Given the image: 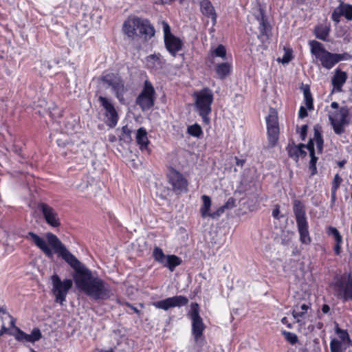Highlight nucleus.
Listing matches in <instances>:
<instances>
[{"mask_svg":"<svg viewBox=\"0 0 352 352\" xmlns=\"http://www.w3.org/2000/svg\"><path fill=\"white\" fill-rule=\"evenodd\" d=\"M231 69L232 65L229 63H221L216 65L215 72L219 78L223 79L230 74Z\"/></svg>","mask_w":352,"mask_h":352,"instance_id":"cd10ccee","label":"nucleus"},{"mask_svg":"<svg viewBox=\"0 0 352 352\" xmlns=\"http://www.w3.org/2000/svg\"><path fill=\"white\" fill-rule=\"evenodd\" d=\"M336 191L337 190H331V202L332 204H333L336 201Z\"/></svg>","mask_w":352,"mask_h":352,"instance_id":"4d7b16f0","label":"nucleus"},{"mask_svg":"<svg viewBox=\"0 0 352 352\" xmlns=\"http://www.w3.org/2000/svg\"><path fill=\"white\" fill-rule=\"evenodd\" d=\"M282 334L284 336L285 340L291 344H295L298 342V337L294 333L283 331Z\"/></svg>","mask_w":352,"mask_h":352,"instance_id":"79ce46f5","label":"nucleus"},{"mask_svg":"<svg viewBox=\"0 0 352 352\" xmlns=\"http://www.w3.org/2000/svg\"><path fill=\"white\" fill-rule=\"evenodd\" d=\"M322 308L326 309V308H329V307L327 305L324 304L322 305Z\"/></svg>","mask_w":352,"mask_h":352,"instance_id":"69168bd1","label":"nucleus"},{"mask_svg":"<svg viewBox=\"0 0 352 352\" xmlns=\"http://www.w3.org/2000/svg\"><path fill=\"white\" fill-rule=\"evenodd\" d=\"M137 23L138 17L129 18L124 22L122 30L128 37L133 38L136 35Z\"/></svg>","mask_w":352,"mask_h":352,"instance_id":"aec40b11","label":"nucleus"},{"mask_svg":"<svg viewBox=\"0 0 352 352\" xmlns=\"http://www.w3.org/2000/svg\"><path fill=\"white\" fill-rule=\"evenodd\" d=\"M200 10L204 16L211 18L212 25H214L217 23V16L211 2L209 0H201L200 2Z\"/></svg>","mask_w":352,"mask_h":352,"instance_id":"6ab92c4d","label":"nucleus"},{"mask_svg":"<svg viewBox=\"0 0 352 352\" xmlns=\"http://www.w3.org/2000/svg\"><path fill=\"white\" fill-rule=\"evenodd\" d=\"M137 29L140 34L144 36L145 38H151L155 34L154 28L151 25L147 19L138 17Z\"/></svg>","mask_w":352,"mask_h":352,"instance_id":"dca6fc26","label":"nucleus"},{"mask_svg":"<svg viewBox=\"0 0 352 352\" xmlns=\"http://www.w3.org/2000/svg\"><path fill=\"white\" fill-rule=\"evenodd\" d=\"M2 315H6V318L10 320L11 326H14V321L12 317L9 314H6L5 309H0V336H1L3 331L6 329V327L3 323Z\"/></svg>","mask_w":352,"mask_h":352,"instance_id":"a19ab883","label":"nucleus"},{"mask_svg":"<svg viewBox=\"0 0 352 352\" xmlns=\"http://www.w3.org/2000/svg\"><path fill=\"white\" fill-rule=\"evenodd\" d=\"M202 205L200 207L201 216L203 218L209 217V214L211 213L210 208L212 205L211 199L209 196L204 195L201 196Z\"/></svg>","mask_w":352,"mask_h":352,"instance_id":"bb28decb","label":"nucleus"},{"mask_svg":"<svg viewBox=\"0 0 352 352\" xmlns=\"http://www.w3.org/2000/svg\"><path fill=\"white\" fill-rule=\"evenodd\" d=\"M153 256L157 262L162 264V265L165 263L166 259L167 258V255H166L164 253L163 250L160 248H158V247H155L153 249Z\"/></svg>","mask_w":352,"mask_h":352,"instance_id":"e433bc0d","label":"nucleus"},{"mask_svg":"<svg viewBox=\"0 0 352 352\" xmlns=\"http://www.w3.org/2000/svg\"><path fill=\"white\" fill-rule=\"evenodd\" d=\"M136 141L142 151L147 149L149 140L147 137L146 130L144 127H140L136 133Z\"/></svg>","mask_w":352,"mask_h":352,"instance_id":"4be33fe9","label":"nucleus"},{"mask_svg":"<svg viewBox=\"0 0 352 352\" xmlns=\"http://www.w3.org/2000/svg\"><path fill=\"white\" fill-rule=\"evenodd\" d=\"M134 311H135L137 314H140V309H134Z\"/></svg>","mask_w":352,"mask_h":352,"instance_id":"338daca9","label":"nucleus"},{"mask_svg":"<svg viewBox=\"0 0 352 352\" xmlns=\"http://www.w3.org/2000/svg\"><path fill=\"white\" fill-rule=\"evenodd\" d=\"M236 159V164L239 166H243L245 161L243 160H240L237 157Z\"/></svg>","mask_w":352,"mask_h":352,"instance_id":"6e6d98bb","label":"nucleus"},{"mask_svg":"<svg viewBox=\"0 0 352 352\" xmlns=\"http://www.w3.org/2000/svg\"><path fill=\"white\" fill-rule=\"evenodd\" d=\"M307 148L309 150L311 157L309 162V170H311V175H314L317 173L316 162L318 157L315 155L314 144L312 140H309L307 143Z\"/></svg>","mask_w":352,"mask_h":352,"instance_id":"5701e85b","label":"nucleus"},{"mask_svg":"<svg viewBox=\"0 0 352 352\" xmlns=\"http://www.w3.org/2000/svg\"><path fill=\"white\" fill-rule=\"evenodd\" d=\"M299 309H294L293 310V316L295 318L297 319V321H300V319L299 318L302 317L303 316V314H305L304 312H300V311H298Z\"/></svg>","mask_w":352,"mask_h":352,"instance_id":"3c124183","label":"nucleus"},{"mask_svg":"<svg viewBox=\"0 0 352 352\" xmlns=\"http://www.w3.org/2000/svg\"><path fill=\"white\" fill-rule=\"evenodd\" d=\"M309 45L311 53L316 58L315 63L328 70L340 61L352 59V56L349 53L336 54L327 51L323 44L317 41H310Z\"/></svg>","mask_w":352,"mask_h":352,"instance_id":"f03ea898","label":"nucleus"},{"mask_svg":"<svg viewBox=\"0 0 352 352\" xmlns=\"http://www.w3.org/2000/svg\"><path fill=\"white\" fill-rule=\"evenodd\" d=\"M102 81L112 88L120 102L124 100L125 88L124 82L120 77L113 74H107L102 76Z\"/></svg>","mask_w":352,"mask_h":352,"instance_id":"9b49d317","label":"nucleus"},{"mask_svg":"<svg viewBox=\"0 0 352 352\" xmlns=\"http://www.w3.org/2000/svg\"><path fill=\"white\" fill-rule=\"evenodd\" d=\"M98 100L104 109L106 124L111 128H114L118 124L119 117L113 104L109 99L102 96L98 97Z\"/></svg>","mask_w":352,"mask_h":352,"instance_id":"9d476101","label":"nucleus"},{"mask_svg":"<svg viewBox=\"0 0 352 352\" xmlns=\"http://www.w3.org/2000/svg\"><path fill=\"white\" fill-rule=\"evenodd\" d=\"M46 238L54 252L74 269L73 278L78 290L94 299H106L113 295L109 285L100 278L93 276L91 270L80 263L55 234L48 232Z\"/></svg>","mask_w":352,"mask_h":352,"instance_id":"f257e3e1","label":"nucleus"},{"mask_svg":"<svg viewBox=\"0 0 352 352\" xmlns=\"http://www.w3.org/2000/svg\"><path fill=\"white\" fill-rule=\"evenodd\" d=\"M307 109L303 106H301L299 109L298 117L302 119L307 117Z\"/></svg>","mask_w":352,"mask_h":352,"instance_id":"8fccbe9b","label":"nucleus"},{"mask_svg":"<svg viewBox=\"0 0 352 352\" xmlns=\"http://www.w3.org/2000/svg\"><path fill=\"white\" fill-rule=\"evenodd\" d=\"M300 240L302 243L309 244L311 242L308 231V223L307 221L297 223Z\"/></svg>","mask_w":352,"mask_h":352,"instance_id":"b1692460","label":"nucleus"},{"mask_svg":"<svg viewBox=\"0 0 352 352\" xmlns=\"http://www.w3.org/2000/svg\"><path fill=\"white\" fill-rule=\"evenodd\" d=\"M188 316L191 321L192 334L195 342V345L188 348V352H200L206 342L203 336L206 325L198 309H190Z\"/></svg>","mask_w":352,"mask_h":352,"instance_id":"20e7f679","label":"nucleus"},{"mask_svg":"<svg viewBox=\"0 0 352 352\" xmlns=\"http://www.w3.org/2000/svg\"><path fill=\"white\" fill-rule=\"evenodd\" d=\"M344 164H345V161H341V162H340L338 163V166H339L340 167H342V166L344 165Z\"/></svg>","mask_w":352,"mask_h":352,"instance_id":"bf43d9fd","label":"nucleus"},{"mask_svg":"<svg viewBox=\"0 0 352 352\" xmlns=\"http://www.w3.org/2000/svg\"><path fill=\"white\" fill-rule=\"evenodd\" d=\"M300 308L304 309V308H309V307L305 304H302V305H300Z\"/></svg>","mask_w":352,"mask_h":352,"instance_id":"680f3d73","label":"nucleus"},{"mask_svg":"<svg viewBox=\"0 0 352 352\" xmlns=\"http://www.w3.org/2000/svg\"><path fill=\"white\" fill-rule=\"evenodd\" d=\"M258 20L259 21L258 29L260 31V35L258 37V38H261L263 36H267L268 32L270 31V25L263 14Z\"/></svg>","mask_w":352,"mask_h":352,"instance_id":"2f4dec72","label":"nucleus"},{"mask_svg":"<svg viewBox=\"0 0 352 352\" xmlns=\"http://www.w3.org/2000/svg\"><path fill=\"white\" fill-rule=\"evenodd\" d=\"M303 96H304V101L307 108L309 110H311L314 109L313 104V98L310 91V89L308 85H306L303 88Z\"/></svg>","mask_w":352,"mask_h":352,"instance_id":"72a5a7b5","label":"nucleus"},{"mask_svg":"<svg viewBox=\"0 0 352 352\" xmlns=\"http://www.w3.org/2000/svg\"><path fill=\"white\" fill-rule=\"evenodd\" d=\"M25 238L31 240L47 257L52 258L54 254L52 249L47 245L43 238L32 232H28Z\"/></svg>","mask_w":352,"mask_h":352,"instance_id":"2eb2a0df","label":"nucleus"},{"mask_svg":"<svg viewBox=\"0 0 352 352\" xmlns=\"http://www.w3.org/2000/svg\"><path fill=\"white\" fill-rule=\"evenodd\" d=\"M187 131L190 135L197 138L200 137L203 133L201 126L197 124L189 126Z\"/></svg>","mask_w":352,"mask_h":352,"instance_id":"ea45409f","label":"nucleus"},{"mask_svg":"<svg viewBox=\"0 0 352 352\" xmlns=\"http://www.w3.org/2000/svg\"><path fill=\"white\" fill-rule=\"evenodd\" d=\"M328 234L333 236L336 244H342V236H341L340 232L337 228L334 227H329L327 231Z\"/></svg>","mask_w":352,"mask_h":352,"instance_id":"58836bf2","label":"nucleus"},{"mask_svg":"<svg viewBox=\"0 0 352 352\" xmlns=\"http://www.w3.org/2000/svg\"><path fill=\"white\" fill-rule=\"evenodd\" d=\"M155 91L148 80H145L144 87L136 98V104L144 111L149 110L154 105Z\"/></svg>","mask_w":352,"mask_h":352,"instance_id":"0eeeda50","label":"nucleus"},{"mask_svg":"<svg viewBox=\"0 0 352 352\" xmlns=\"http://www.w3.org/2000/svg\"><path fill=\"white\" fill-rule=\"evenodd\" d=\"M228 204H229V201H227V203L224 206L219 208L216 211L211 212L209 214V217H210L212 219L219 218L220 216H221L223 214L225 209L228 208Z\"/></svg>","mask_w":352,"mask_h":352,"instance_id":"c03bdc74","label":"nucleus"},{"mask_svg":"<svg viewBox=\"0 0 352 352\" xmlns=\"http://www.w3.org/2000/svg\"><path fill=\"white\" fill-rule=\"evenodd\" d=\"M281 321H282V322H283V324H285V323H286V322H287V318L285 317V318H282Z\"/></svg>","mask_w":352,"mask_h":352,"instance_id":"e2e57ef3","label":"nucleus"},{"mask_svg":"<svg viewBox=\"0 0 352 352\" xmlns=\"http://www.w3.org/2000/svg\"><path fill=\"white\" fill-rule=\"evenodd\" d=\"M164 60L156 54H151L146 58V65L148 68L156 71L163 67Z\"/></svg>","mask_w":352,"mask_h":352,"instance_id":"412c9836","label":"nucleus"},{"mask_svg":"<svg viewBox=\"0 0 352 352\" xmlns=\"http://www.w3.org/2000/svg\"><path fill=\"white\" fill-rule=\"evenodd\" d=\"M307 126L306 124L302 125L300 129V136L302 140H305V136L307 135Z\"/></svg>","mask_w":352,"mask_h":352,"instance_id":"603ef678","label":"nucleus"},{"mask_svg":"<svg viewBox=\"0 0 352 352\" xmlns=\"http://www.w3.org/2000/svg\"><path fill=\"white\" fill-rule=\"evenodd\" d=\"M228 201H229L228 205L231 204V202H232V204H234V201L232 198L229 199Z\"/></svg>","mask_w":352,"mask_h":352,"instance_id":"052dcab7","label":"nucleus"},{"mask_svg":"<svg viewBox=\"0 0 352 352\" xmlns=\"http://www.w3.org/2000/svg\"><path fill=\"white\" fill-rule=\"evenodd\" d=\"M341 245L342 244H336L334 247V252L337 255H339L341 252Z\"/></svg>","mask_w":352,"mask_h":352,"instance_id":"5fc2aeb1","label":"nucleus"},{"mask_svg":"<svg viewBox=\"0 0 352 352\" xmlns=\"http://www.w3.org/2000/svg\"><path fill=\"white\" fill-rule=\"evenodd\" d=\"M52 292L56 297V301L62 305L65 300L68 291L72 288L73 282L71 279L62 280L57 274L51 276Z\"/></svg>","mask_w":352,"mask_h":352,"instance_id":"423d86ee","label":"nucleus"},{"mask_svg":"<svg viewBox=\"0 0 352 352\" xmlns=\"http://www.w3.org/2000/svg\"><path fill=\"white\" fill-rule=\"evenodd\" d=\"M164 44L168 52L173 56L182 50V41L171 33L170 28L167 22H162Z\"/></svg>","mask_w":352,"mask_h":352,"instance_id":"1a4fd4ad","label":"nucleus"},{"mask_svg":"<svg viewBox=\"0 0 352 352\" xmlns=\"http://www.w3.org/2000/svg\"><path fill=\"white\" fill-rule=\"evenodd\" d=\"M344 16L342 3L336 7L331 14V19L338 24L340 21L341 16Z\"/></svg>","mask_w":352,"mask_h":352,"instance_id":"4c0bfd02","label":"nucleus"},{"mask_svg":"<svg viewBox=\"0 0 352 352\" xmlns=\"http://www.w3.org/2000/svg\"><path fill=\"white\" fill-rule=\"evenodd\" d=\"M168 178L173 190L177 194L187 191L188 182L182 173L175 169L170 170Z\"/></svg>","mask_w":352,"mask_h":352,"instance_id":"f8f14e48","label":"nucleus"},{"mask_svg":"<svg viewBox=\"0 0 352 352\" xmlns=\"http://www.w3.org/2000/svg\"><path fill=\"white\" fill-rule=\"evenodd\" d=\"M193 97L195 100V105L198 114L201 117L204 122L209 123L210 118L208 116L212 111L211 105L214 100L212 91L208 87H205L194 92Z\"/></svg>","mask_w":352,"mask_h":352,"instance_id":"7ed1b4c3","label":"nucleus"},{"mask_svg":"<svg viewBox=\"0 0 352 352\" xmlns=\"http://www.w3.org/2000/svg\"><path fill=\"white\" fill-rule=\"evenodd\" d=\"M292 60V54L290 52H286L282 58L283 63H288Z\"/></svg>","mask_w":352,"mask_h":352,"instance_id":"09e8293b","label":"nucleus"},{"mask_svg":"<svg viewBox=\"0 0 352 352\" xmlns=\"http://www.w3.org/2000/svg\"><path fill=\"white\" fill-rule=\"evenodd\" d=\"M331 287L334 293L344 300L352 299V276L344 274L337 276Z\"/></svg>","mask_w":352,"mask_h":352,"instance_id":"39448f33","label":"nucleus"},{"mask_svg":"<svg viewBox=\"0 0 352 352\" xmlns=\"http://www.w3.org/2000/svg\"><path fill=\"white\" fill-rule=\"evenodd\" d=\"M331 107L333 108V109H338L339 108V104L338 102H331Z\"/></svg>","mask_w":352,"mask_h":352,"instance_id":"13d9d810","label":"nucleus"},{"mask_svg":"<svg viewBox=\"0 0 352 352\" xmlns=\"http://www.w3.org/2000/svg\"><path fill=\"white\" fill-rule=\"evenodd\" d=\"M182 262V259L176 255H167V258L163 266L167 267L170 272H173L176 267L181 265Z\"/></svg>","mask_w":352,"mask_h":352,"instance_id":"c85d7f7f","label":"nucleus"},{"mask_svg":"<svg viewBox=\"0 0 352 352\" xmlns=\"http://www.w3.org/2000/svg\"><path fill=\"white\" fill-rule=\"evenodd\" d=\"M346 344L339 341L338 339L333 338L330 342L331 352H344Z\"/></svg>","mask_w":352,"mask_h":352,"instance_id":"473e14b6","label":"nucleus"},{"mask_svg":"<svg viewBox=\"0 0 352 352\" xmlns=\"http://www.w3.org/2000/svg\"><path fill=\"white\" fill-rule=\"evenodd\" d=\"M188 302V300L186 297L183 296H175L155 302L153 303V305L156 308H172L175 307L185 306Z\"/></svg>","mask_w":352,"mask_h":352,"instance_id":"4468645a","label":"nucleus"},{"mask_svg":"<svg viewBox=\"0 0 352 352\" xmlns=\"http://www.w3.org/2000/svg\"><path fill=\"white\" fill-rule=\"evenodd\" d=\"M330 32V28L327 25H320L315 28V35L320 40L326 41Z\"/></svg>","mask_w":352,"mask_h":352,"instance_id":"c756f323","label":"nucleus"},{"mask_svg":"<svg viewBox=\"0 0 352 352\" xmlns=\"http://www.w3.org/2000/svg\"><path fill=\"white\" fill-rule=\"evenodd\" d=\"M41 338V333L38 328L34 329L30 334L25 333V332L19 330L16 335V339L23 342L34 343L39 340Z\"/></svg>","mask_w":352,"mask_h":352,"instance_id":"f3484780","label":"nucleus"},{"mask_svg":"<svg viewBox=\"0 0 352 352\" xmlns=\"http://www.w3.org/2000/svg\"><path fill=\"white\" fill-rule=\"evenodd\" d=\"M267 133H268V139L272 145H274L278 140V134H279V128L278 126L274 127H268Z\"/></svg>","mask_w":352,"mask_h":352,"instance_id":"c9c22d12","label":"nucleus"},{"mask_svg":"<svg viewBox=\"0 0 352 352\" xmlns=\"http://www.w3.org/2000/svg\"><path fill=\"white\" fill-rule=\"evenodd\" d=\"M266 123H267V128L271 127V126H274V127L278 126L277 117L275 115V113H270L266 118Z\"/></svg>","mask_w":352,"mask_h":352,"instance_id":"37998d69","label":"nucleus"},{"mask_svg":"<svg viewBox=\"0 0 352 352\" xmlns=\"http://www.w3.org/2000/svg\"><path fill=\"white\" fill-rule=\"evenodd\" d=\"M347 78V74L345 72L341 71L340 69L335 70L331 82L336 91L340 92L342 91V87L346 82Z\"/></svg>","mask_w":352,"mask_h":352,"instance_id":"a211bd4d","label":"nucleus"},{"mask_svg":"<svg viewBox=\"0 0 352 352\" xmlns=\"http://www.w3.org/2000/svg\"><path fill=\"white\" fill-rule=\"evenodd\" d=\"M279 208L276 207L272 210V216L276 219H279L278 214H279Z\"/></svg>","mask_w":352,"mask_h":352,"instance_id":"864d4df0","label":"nucleus"},{"mask_svg":"<svg viewBox=\"0 0 352 352\" xmlns=\"http://www.w3.org/2000/svg\"><path fill=\"white\" fill-rule=\"evenodd\" d=\"M294 212L296 217V223L307 221L304 206L300 201H294Z\"/></svg>","mask_w":352,"mask_h":352,"instance_id":"393cba45","label":"nucleus"},{"mask_svg":"<svg viewBox=\"0 0 352 352\" xmlns=\"http://www.w3.org/2000/svg\"><path fill=\"white\" fill-rule=\"evenodd\" d=\"M311 140L316 142L318 153H321L323 149L324 142L321 134V126L319 125L314 126V137ZM313 143L314 144V142Z\"/></svg>","mask_w":352,"mask_h":352,"instance_id":"7c9ffc66","label":"nucleus"},{"mask_svg":"<svg viewBox=\"0 0 352 352\" xmlns=\"http://www.w3.org/2000/svg\"><path fill=\"white\" fill-rule=\"evenodd\" d=\"M197 306H198V305L197 303H195V304L192 303L191 305V308H196Z\"/></svg>","mask_w":352,"mask_h":352,"instance_id":"0e129e2a","label":"nucleus"},{"mask_svg":"<svg viewBox=\"0 0 352 352\" xmlns=\"http://www.w3.org/2000/svg\"><path fill=\"white\" fill-rule=\"evenodd\" d=\"M344 16L347 20H352V6L342 3Z\"/></svg>","mask_w":352,"mask_h":352,"instance_id":"49530a36","label":"nucleus"},{"mask_svg":"<svg viewBox=\"0 0 352 352\" xmlns=\"http://www.w3.org/2000/svg\"><path fill=\"white\" fill-rule=\"evenodd\" d=\"M329 309H322L324 314H327Z\"/></svg>","mask_w":352,"mask_h":352,"instance_id":"774afa93","label":"nucleus"},{"mask_svg":"<svg viewBox=\"0 0 352 352\" xmlns=\"http://www.w3.org/2000/svg\"><path fill=\"white\" fill-rule=\"evenodd\" d=\"M212 54H214L215 56L221 57L223 58H226V50L225 46L221 44L219 45L212 52Z\"/></svg>","mask_w":352,"mask_h":352,"instance_id":"a18cd8bd","label":"nucleus"},{"mask_svg":"<svg viewBox=\"0 0 352 352\" xmlns=\"http://www.w3.org/2000/svg\"><path fill=\"white\" fill-rule=\"evenodd\" d=\"M342 182V179L340 177L338 174H336L334 176V179L332 184L331 190H337L339 188L340 185L341 184Z\"/></svg>","mask_w":352,"mask_h":352,"instance_id":"de8ad7c7","label":"nucleus"},{"mask_svg":"<svg viewBox=\"0 0 352 352\" xmlns=\"http://www.w3.org/2000/svg\"><path fill=\"white\" fill-rule=\"evenodd\" d=\"M305 145L300 144L298 146H292L288 147V155L290 157L298 161L299 157L306 155V152L303 150Z\"/></svg>","mask_w":352,"mask_h":352,"instance_id":"a878e982","label":"nucleus"},{"mask_svg":"<svg viewBox=\"0 0 352 352\" xmlns=\"http://www.w3.org/2000/svg\"><path fill=\"white\" fill-rule=\"evenodd\" d=\"M38 207L48 225L54 228H56L60 226V221L58 214L52 207L45 203L39 204Z\"/></svg>","mask_w":352,"mask_h":352,"instance_id":"ddd939ff","label":"nucleus"},{"mask_svg":"<svg viewBox=\"0 0 352 352\" xmlns=\"http://www.w3.org/2000/svg\"><path fill=\"white\" fill-rule=\"evenodd\" d=\"M336 331L338 335L340 342L346 345H352V340L350 339L349 335L346 330L337 327Z\"/></svg>","mask_w":352,"mask_h":352,"instance_id":"f704fd0d","label":"nucleus"},{"mask_svg":"<svg viewBox=\"0 0 352 352\" xmlns=\"http://www.w3.org/2000/svg\"><path fill=\"white\" fill-rule=\"evenodd\" d=\"M349 114V109L346 106L329 114L330 123L336 134L340 135L344 133V126L348 122L346 119Z\"/></svg>","mask_w":352,"mask_h":352,"instance_id":"6e6552de","label":"nucleus"}]
</instances>
